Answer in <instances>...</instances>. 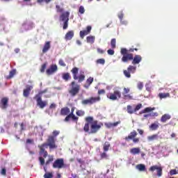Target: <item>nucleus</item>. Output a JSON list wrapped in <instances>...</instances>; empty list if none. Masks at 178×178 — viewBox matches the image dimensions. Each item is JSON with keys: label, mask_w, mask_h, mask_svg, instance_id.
Listing matches in <instances>:
<instances>
[{"label": "nucleus", "mask_w": 178, "mask_h": 178, "mask_svg": "<svg viewBox=\"0 0 178 178\" xmlns=\"http://www.w3.org/2000/svg\"><path fill=\"white\" fill-rule=\"evenodd\" d=\"M70 15V13L69 12H65L63 13L60 16V22H63V29L66 30L67 29V23L69 22V16Z\"/></svg>", "instance_id": "obj_2"}, {"label": "nucleus", "mask_w": 178, "mask_h": 178, "mask_svg": "<svg viewBox=\"0 0 178 178\" xmlns=\"http://www.w3.org/2000/svg\"><path fill=\"white\" fill-rule=\"evenodd\" d=\"M84 111H76L77 116H84Z\"/></svg>", "instance_id": "obj_52"}, {"label": "nucleus", "mask_w": 178, "mask_h": 178, "mask_svg": "<svg viewBox=\"0 0 178 178\" xmlns=\"http://www.w3.org/2000/svg\"><path fill=\"white\" fill-rule=\"evenodd\" d=\"M86 122H88V123L90 124H92V122H94V120H93V118H92V117H87L86 118Z\"/></svg>", "instance_id": "obj_42"}, {"label": "nucleus", "mask_w": 178, "mask_h": 178, "mask_svg": "<svg viewBox=\"0 0 178 178\" xmlns=\"http://www.w3.org/2000/svg\"><path fill=\"white\" fill-rule=\"evenodd\" d=\"M137 136V132L136 131H133L132 132H131L129 134V135L128 136V137L125 138V140H133V138H134V137H136Z\"/></svg>", "instance_id": "obj_22"}, {"label": "nucleus", "mask_w": 178, "mask_h": 178, "mask_svg": "<svg viewBox=\"0 0 178 178\" xmlns=\"http://www.w3.org/2000/svg\"><path fill=\"white\" fill-rule=\"evenodd\" d=\"M107 54L108 55H115V51H113V49H108Z\"/></svg>", "instance_id": "obj_54"}, {"label": "nucleus", "mask_w": 178, "mask_h": 178, "mask_svg": "<svg viewBox=\"0 0 178 178\" xmlns=\"http://www.w3.org/2000/svg\"><path fill=\"white\" fill-rule=\"evenodd\" d=\"M127 111L130 115L134 113V110L133 109V107H131V106L130 105L127 106Z\"/></svg>", "instance_id": "obj_36"}, {"label": "nucleus", "mask_w": 178, "mask_h": 178, "mask_svg": "<svg viewBox=\"0 0 178 178\" xmlns=\"http://www.w3.org/2000/svg\"><path fill=\"white\" fill-rule=\"evenodd\" d=\"M171 116L169 114H165L161 117V121L163 123H165V122H166L167 120H169V119H170Z\"/></svg>", "instance_id": "obj_28"}, {"label": "nucleus", "mask_w": 178, "mask_h": 178, "mask_svg": "<svg viewBox=\"0 0 178 178\" xmlns=\"http://www.w3.org/2000/svg\"><path fill=\"white\" fill-rule=\"evenodd\" d=\"M121 54L123 55V56H124V55H128L129 54H127L128 51L127 49L122 48L121 49Z\"/></svg>", "instance_id": "obj_44"}, {"label": "nucleus", "mask_w": 178, "mask_h": 178, "mask_svg": "<svg viewBox=\"0 0 178 178\" xmlns=\"http://www.w3.org/2000/svg\"><path fill=\"white\" fill-rule=\"evenodd\" d=\"M98 94H99V95H101L102 94H105V90L102 89V90H99Z\"/></svg>", "instance_id": "obj_61"}, {"label": "nucleus", "mask_w": 178, "mask_h": 178, "mask_svg": "<svg viewBox=\"0 0 178 178\" xmlns=\"http://www.w3.org/2000/svg\"><path fill=\"white\" fill-rule=\"evenodd\" d=\"M120 23L121 24H124L126 26V24H127V21L123 20L122 19H120Z\"/></svg>", "instance_id": "obj_62"}, {"label": "nucleus", "mask_w": 178, "mask_h": 178, "mask_svg": "<svg viewBox=\"0 0 178 178\" xmlns=\"http://www.w3.org/2000/svg\"><path fill=\"white\" fill-rule=\"evenodd\" d=\"M35 98H36L38 106H40V108L41 109L45 108V106H47V102H42V100L41 99V97H40V96L37 95L35 97Z\"/></svg>", "instance_id": "obj_11"}, {"label": "nucleus", "mask_w": 178, "mask_h": 178, "mask_svg": "<svg viewBox=\"0 0 178 178\" xmlns=\"http://www.w3.org/2000/svg\"><path fill=\"white\" fill-rule=\"evenodd\" d=\"M70 113V109H69L68 108H64L63 109H61V115H69V113Z\"/></svg>", "instance_id": "obj_32"}, {"label": "nucleus", "mask_w": 178, "mask_h": 178, "mask_svg": "<svg viewBox=\"0 0 178 178\" xmlns=\"http://www.w3.org/2000/svg\"><path fill=\"white\" fill-rule=\"evenodd\" d=\"M72 73L73 74V77L74 80H77L79 77L77 76V73H79V68L74 67L72 70Z\"/></svg>", "instance_id": "obj_25"}, {"label": "nucleus", "mask_w": 178, "mask_h": 178, "mask_svg": "<svg viewBox=\"0 0 178 178\" xmlns=\"http://www.w3.org/2000/svg\"><path fill=\"white\" fill-rule=\"evenodd\" d=\"M39 161H40L41 165H44V163H45V160H44V159L42 157H40Z\"/></svg>", "instance_id": "obj_59"}, {"label": "nucleus", "mask_w": 178, "mask_h": 178, "mask_svg": "<svg viewBox=\"0 0 178 178\" xmlns=\"http://www.w3.org/2000/svg\"><path fill=\"white\" fill-rule=\"evenodd\" d=\"M128 60H133V54H128L126 55H124L122 58V62H127Z\"/></svg>", "instance_id": "obj_16"}, {"label": "nucleus", "mask_w": 178, "mask_h": 178, "mask_svg": "<svg viewBox=\"0 0 178 178\" xmlns=\"http://www.w3.org/2000/svg\"><path fill=\"white\" fill-rule=\"evenodd\" d=\"M111 147V144L108 142H106L104 145L103 149L104 152L109 151V147Z\"/></svg>", "instance_id": "obj_33"}, {"label": "nucleus", "mask_w": 178, "mask_h": 178, "mask_svg": "<svg viewBox=\"0 0 178 178\" xmlns=\"http://www.w3.org/2000/svg\"><path fill=\"white\" fill-rule=\"evenodd\" d=\"M91 26H88L86 28V30L84 31H81L79 33V35L81 37V38H84L85 35H88V34H90V33H91Z\"/></svg>", "instance_id": "obj_12"}, {"label": "nucleus", "mask_w": 178, "mask_h": 178, "mask_svg": "<svg viewBox=\"0 0 178 178\" xmlns=\"http://www.w3.org/2000/svg\"><path fill=\"white\" fill-rule=\"evenodd\" d=\"M45 69H47V64H43L40 69L41 73H44V72H45Z\"/></svg>", "instance_id": "obj_51"}, {"label": "nucleus", "mask_w": 178, "mask_h": 178, "mask_svg": "<svg viewBox=\"0 0 178 178\" xmlns=\"http://www.w3.org/2000/svg\"><path fill=\"white\" fill-rule=\"evenodd\" d=\"M111 48H113V49H115V48H116V39L111 40Z\"/></svg>", "instance_id": "obj_38"}, {"label": "nucleus", "mask_w": 178, "mask_h": 178, "mask_svg": "<svg viewBox=\"0 0 178 178\" xmlns=\"http://www.w3.org/2000/svg\"><path fill=\"white\" fill-rule=\"evenodd\" d=\"M31 90H33V86H26V89L24 90V97H29Z\"/></svg>", "instance_id": "obj_19"}, {"label": "nucleus", "mask_w": 178, "mask_h": 178, "mask_svg": "<svg viewBox=\"0 0 178 178\" xmlns=\"http://www.w3.org/2000/svg\"><path fill=\"white\" fill-rule=\"evenodd\" d=\"M79 13H81V15H83V14L86 12V10L84 9V7L82 6H80V7H79Z\"/></svg>", "instance_id": "obj_48"}, {"label": "nucleus", "mask_w": 178, "mask_h": 178, "mask_svg": "<svg viewBox=\"0 0 178 178\" xmlns=\"http://www.w3.org/2000/svg\"><path fill=\"white\" fill-rule=\"evenodd\" d=\"M123 97H124V99H133V96L130 94H122Z\"/></svg>", "instance_id": "obj_37"}, {"label": "nucleus", "mask_w": 178, "mask_h": 178, "mask_svg": "<svg viewBox=\"0 0 178 178\" xmlns=\"http://www.w3.org/2000/svg\"><path fill=\"white\" fill-rule=\"evenodd\" d=\"M159 126H161L159 122H154L149 125V129L151 131H155V130H158V129H159Z\"/></svg>", "instance_id": "obj_13"}, {"label": "nucleus", "mask_w": 178, "mask_h": 178, "mask_svg": "<svg viewBox=\"0 0 178 178\" xmlns=\"http://www.w3.org/2000/svg\"><path fill=\"white\" fill-rule=\"evenodd\" d=\"M120 97H122V94L119 90H114L113 92L107 94V98H109V99L112 101H116V99L120 98Z\"/></svg>", "instance_id": "obj_5"}, {"label": "nucleus", "mask_w": 178, "mask_h": 178, "mask_svg": "<svg viewBox=\"0 0 178 178\" xmlns=\"http://www.w3.org/2000/svg\"><path fill=\"white\" fill-rule=\"evenodd\" d=\"M92 81H94V78L92 77H89L87 81H86V84L84 86L86 88H88L90 86L92 83Z\"/></svg>", "instance_id": "obj_26"}, {"label": "nucleus", "mask_w": 178, "mask_h": 178, "mask_svg": "<svg viewBox=\"0 0 178 178\" xmlns=\"http://www.w3.org/2000/svg\"><path fill=\"white\" fill-rule=\"evenodd\" d=\"M73 37H74V31H70L65 34V39L66 40V41H69L72 40Z\"/></svg>", "instance_id": "obj_18"}, {"label": "nucleus", "mask_w": 178, "mask_h": 178, "mask_svg": "<svg viewBox=\"0 0 178 178\" xmlns=\"http://www.w3.org/2000/svg\"><path fill=\"white\" fill-rule=\"evenodd\" d=\"M22 27L24 29H26V30H30V29H31V26L29 27V24H27L22 25Z\"/></svg>", "instance_id": "obj_57"}, {"label": "nucleus", "mask_w": 178, "mask_h": 178, "mask_svg": "<svg viewBox=\"0 0 178 178\" xmlns=\"http://www.w3.org/2000/svg\"><path fill=\"white\" fill-rule=\"evenodd\" d=\"M74 109H76V108H74V107L72 108L71 113L65 118L66 122L69 121L70 118H72L73 120H77V117H76V115H73V112H74Z\"/></svg>", "instance_id": "obj_15"}, {"label": "nucleus", "mask_w": 178, "mask_h": 178, "mask_svg": "<svg viewBox=\"0 0 178 178\" xmlns=\"http://www.w3.org/2000/svg\"><path fill=\"white\" fill-rule=\"evenodd\" d=\"M58 65H60V66H63V67H65V66H66L65 61H63V60H62V59L59 60Z\"/></svg>", "instance_id": "obj_49"}, {"label": "nucleus", "mask_w": 178, "mask_h": 178, "mask_svg": "<svg viewBox=\"0 0 178 178\" xmlns=\"http://www.w3.org/2000/svg\"><path fill=\"white\" fill-rule=\"evenodd\" d=\"M63 80H65L67 81V80H69V79H70V74H69V73L63 74Z\"/></svg>", "instance_id": "obj_39"}, {"label": "nucleus", "mask_w": 178, "mask_h": 178, "mask_svg": "<svg viewBox=\"0 0 178 178\" xmlns=\"http://www.w3.org/2000/svg\"><path fill=\"white\" fill-rule=\"evenodd\" d=\"M53 167L58 169L63 168V159H57L53 164Z\"/></svg>", "instance_id": "obj_10"}, {"label": "nucleus", "mask_w": 178, "mask_h": 178, "mask_svg": "<svg viewBox=\"0 0 178 178\" xmlns=\"http://www.w3.org/2000/svg\"><path fill=\"white\" fill-rule=\"evenodd\" d=\"M97 63H99L100 65H105V59L100 58L97 60Z\"/></svg>", "instance_id": "obj_46"}, {"label": "nucleus", "mask_w": 178, "mask_h": 178, "mask_svg": "<svg viewBox=\"0 0 178 178\" xmlns=\"http://www.w3.org/2000/svg\"><path fill=\"white\" fill-rule=\"evenodd\" d=\"M59 134V131H54V132H53V135L54 136H58Z\"/></svg>", "instance_id": "obj_64"}, {"label": "nucleus", "mask_w": 178, "mask_h": 178, "mask_svg": "<svg viewBox=\"0 0 178 178\" xmlns=\"http://www.w3.org/2000/svg\"><path fill=\"white\" fill-rule=\"evenodd\" d=\"M57 12L62 13L63 12V8H60L59 6H56Z\"/></svg>", "instance_id": "obj_58"}, {"label": "nucleus", "mask_w": 178, "mask_h": 178, "mask_svg": "<svg viewBox=\"0 0 178 178\" xmlns=\"http://www.w3.org/2000/svg\"><path fill=\"white\" fill-rule=\"evenodd\" d=\"M136 67L133 65H129L127 70H124V74L125 77H127L128 79H130L131 77V75L130 73H135Z\"/></svg>", "instance_id": "obj_7"}, {"label": "nucleus", "mask_w": 178, "mask_h": 178, "mask_svg": "<svg viewBox=\"0 0 178 178\" xmlns=\"http://www.w3.org/2000/svg\"><path fill=\"white\" fill-rule=\"evenodd\" d=\"M40 147V155L44 158H47L48 153L45 151V148L49 147L50 149L56 148V145H55V138L54 136H49L48 139V143H44Z\"/></svg>", "instance_id": "obj_1"}, {"label": "nucleus", "mask_w": 178, "mask_h": 178, "mask_svg": "<svg viewBox=\"0 0 178 178\" xmlns=\"http://www.w3.org/2000/svg\"><path fill=\"white\" fill-rule=\"evenodd\" d=\"M142 107H143V104H138L134 109V112H137V111H140V109H141Z\"/></svg>", "instance_id": "obj_47"}, {"label": "nucleus", "mask_w": 178, "mask_h": 178, "mask_svg": "<svg viewBox=\"0 0 178 178\" xmlns=\"http://www.w3.org/2000/svg\"><path fill=\"white\" fill-rule=\"evenodd\" d=\"M44 178H52L54 177V174L52 172H46L44 175Z\"/></svg>", "instance_id": "obj_40"}, {"label": "nucleus", "mask_w": 178, "mask_h": 178, "mask_svg": "<svg viewBox=\"0 0 178 178\" xmlns=\"http://www.w3.org/2000/svg\"><path fill=\"white\" fill-rule=\"evenodd\" d=\"M130 92V88H124V92L122 94H129Z\"/></svg>", "instance_id": "obj_53"}, {"label": "nucleus", "mask_w": 178, "mask_h": 178, "mask_svg": "<svg viewBox=\"0 0 178 178\" xmlns=\"http://www.w3.org/2000/svg\"><path fill=\"white\" fill-rule=\"evenodd\" d=\"M136 169L140 172H144V170H145V165L144 164L137 165Z\"/></svg>", "instance_id": "obj_31"}, {"label": "nucleus", "mask_w": 178, "mask_h": 178, "mask_svg": "<svg viewBox=\"0 0 178 178\" xmlns=\"http://www.w3.org/2000/svg\"><path fill=\"white\" fill-rule=\"evenodd\" d=\"M77 77L79 83H81V81H84V79H86V76H84V74H81Z\"/></svg>", "instance_id": "obj_41"}, {"label": "nucleus", "mask_w": 178, "mask_h": 178, "mask_svg": "<svg viewBox=\"0 0 178 178\" xmlns=\"http://www.w3.org/2000/svg\"><path fill=\"white\" fill-rule=\"evenodd\" d=\"M130 153L132 154V155H137L140 154V148L138 147H134L130 149Z\"/></svg>", "instance_id": "obj_27"}, {"label": "nucleus", "mask_w": 178, "mask_h": 178, "mask_svg": "<svg viewBox=\"0 0 178 178\" xmlns=\"http://www.w3.org/2000/svg\"><path fill=\"white\" fill-rule=\"evenodd\" d=\"M97 52H98L99 54H104V50H102V49H100V48H98V49H97Z\"/></svg>", "instance_id": "obj_63"}, {"label": "nucleus", "mask_w": 178, "mask_h": 178, "mask_svg": "<svg viewBox=\"0 0 178 178\" xmlns=\"http://www.w3.org/2000/svg\"><path fill=\"white\" fill-rule=\"evenodd\" d=\"M15 74H16V70H13L10 72L9 75L6 77V79H12Z\"/></svg>", "instance_id": "obj_35"}, {"label": "nucleus", "mask_w": 178, "mask_h": 178, "mask_svg": "<svg viewBox=\"0 0 178 178\" xmlns=\"http://www.w3.org/2000/svg\"><path fill=\"white\" fill-rule=\"evenodd\" d=\"M152 111H155L154 107L151 108V107H147L145 108L144 110H143L140 113H147L148 112H152Z\"/></svg>", "instance_id": "obj_30"}, {"label": "nucleus", "mask_w": 178, "mask_h": 178, "mask_svg": "<svg viewBox=\"0 0 178 178\" xmlns=\"http://www.w3.org/2000/svg\"><path fill=\"white\" fill-rule=\"evenodd\" d=\"M51 49V42H46L42 49L43 54H47Z\"/></svg>", "instance_id": "obj_17"}, {"label": "nucleus", "mask_w": 178, "mask_h": 178, "mask_svg": "<svg viewBox=\"0 0 178 178\" xmlns=\"http://www.w3.org/2000/svg\"><path fill=\"white\" fill-rule=\"evenodd\" d=\"M86 41L88 44H94L95 42V36L90 35L86 38Z\"/></svg>", "instance_id": "obj_24"}, {"label": "nucleus", "mask_w": 178, "mask_h": 178, "mask_svg": "<svg viewBox=\"0 0 178 178\" xmlns=\"http://www.w3.org/2000/svg\"><path fill=\"white\" fill-rule=\"evenodd\" d=\"M99 129H101V126L98 124V121L95 120L90 124V134L97 133V131L99 130Z\"/></svg>", "instance_id": "obj_6"}, {"label": "nucleus", "mask_w": 178, "mask_h": 178, "mask_svg": "<svg viewBox=\"0 0 178 178\" xmlns=\"http://www.w3.org/2000/svg\"><path fill=\"white\" fill-rule=\"evenodd\" d=\"M109 156H108V154H106V153L104 152L101 154V158L102 159H108V157Z\"/></svg>", "instance_id": "obj_50"}, {"label": "nucleus", "mask_w": 178, "mask_h": 178, "mask_svg": "<svg viewBox=\"0 0 178 178\" xmlns=\"http://www.w3.org/2000/svg\"><path fill=\"white\" fill-rule=\"evenodd\" d=\"M120 122H108V123H106L105 126H106V127H108V129H111V127H116V126H118V124H120Z\"/></svg>", "instance_id": "obj_23"}, {"label": "nucleus", "mask_w": 178, "mask_h": 178, "mask_svg": "<svg viewBox=\"0 0 178 178\" xmlns=\"http://www.w3.org/2000/svg\"><path fill=\"white\" fill-rule=\"evenodd\" d=\"M143 60V58L140 55H135V56L133 58L132 64L133 65H138L140 62Z\"/></svg>", "instance_id": "obj_14"}, {"label": "nucleus", "mask_w": 178, "mask_h": 178, "mask_svg": "<svg viewBox=\"0 0 178 178\" xmlns=\"http://www.w3.org/2000/svg\"><path fill=\"white\" fill-rule=\"evenodd\" d=\"M159 97L160 99H163L164 98H169L170 97V94L169 93H159Z\"/></svg>", "instance_id": "obj_29"}, {"label": "nucleus", "mask_w": 178, "mask_h": 178, "mask_svg": "<svg viewBox=\"0 0 178 178\" xmlns=\"http://www.w3.org/2000/svg\"><path fill=\"white\" fill-rule=\"evenodd\" d=\"M101 101V97L99 96L95 97H90L87 99H84L82 101L81 104L83 105H92V104H95V102H99Z\"/></svg>", "instance_id": "obj_3"}, {"label": "nucleus", "mask_w": 178, "mask_h": 178, "mask_svg": "<svg viewBox=\"0 0 178 178\" xmlns=\"http://www.w3.org/2000/svg\"><path fill=\"white\" fill-rule=\"evenodd\" d=\"M52 161H54V156H49V160L46 162V165H48V163H49V162H52Z\"/></svg>", "instance_id": "obj_55"}, {"label": "nucleus", "mask_w": 178, "mask_h": 178, "mask_svg": "<svg viewBox=\"0 0 178 178\" xmlns=\"http://www.w3.org/2000/svg\"><path fill=\"white\" fill-rule=\"evenodd\" d=\"M137 87H138V90H143V88L144 87V83H143V82H138L137 84Z\"/></svg>", "instance_id": "obj_45"}, {"label": "nucleus", "mask_w": 178, "mask_h": 178, "mask_svg": "<svg viewBox=\"0 0 178 178\" xmlns=\"http://www.w3.org/2000/svg\"><path fill=\"white\" fill-rule=\"evenodd\" d=\"M159 138V136L158 134H153L152 136H147V141L151 143L152 141H155V140H158Z\"/></svg>", "instance_id": "obj_20"}, {"label": "nucleus", "mask_w": 178, "mask_h": 178, "mask_svg": "<svg viewBox=\"0 0 178 178\" xmlns=\"http://www.w3.org/2000/svg\"><path fill=\"white\" fill-rule=\"evenodd\" d=\"M8 98L4 97L1 99V108L5 109L8 107Z\"/></svg>", "instance_id": "obj_21"}, {"label": "nucleus", "mask_w": 178, "mask_h": 178, "mask_svg": "<svg viewBox=\"0 0 178 178\" xmlns=\"http://www.w3.org/2000/svg\"><path fill=\"white\" fill-rule=\"evenodd\" d=\"M83 130L86 133H89L90 134V131H91V128H90V124L89 123L85 124V126L83 127Z\"/></svg>", "instance_id": "obj_34"}, {"label": "nucleus", "mask_w": 178, "mask_h": 178, "mask_svg": "<svg viewBox=\"0 0 178 178\" xmlns=\"http://www.w3.org/2000/svg\"><path fill=\"white\" fill-rule=\"evenodd\" d=\"M1 175H3V176H5V175H6V169L3 168L1 171Z\"/></svg>", "instance_id": "obj_60"}, {"label": "nucleus", "mask_w": 178, "mask_h": 178, "mask_svg": "<svg viewBox=\"0 0 178 178\" xmlns=\"http://www.w3.org/2000/svg\"><path fill=\"white\" fill-rule=\"evenodd\" d=\"M72 88L70 90V94L72 95V97H74L76 94H79V92L80 91V85L76 84L74 83V81L72 82L71 83Z\"/></svg>", "instance_id": "obj_4"}, {"label": "nucleus", "mask_w": 178, "mask_h": 178, "mask_svg": "<svg viewBox=\"0 0 178 178\" xmlns=\"http://www.w3.org/2000/svg\"><path fill=\"white\" fill-rule=\"evenodd\" d=\"M123 16H124V14H123V12L121 11L118 14V17H119L120 20H122L123 19Z\"/></svg>", "instance_id": "obj_56"}, {"label": "nucleus", "mask_w": 178, "mask_h": 178, "mask_svg": "<svg viewBox=\"0 0 178 178\" xmlns=\"http://www.w3.org/2000/svg\"><path fill=\"white\" fill-rule=\"evenodd\" d=\"M177 170H176V169H172V170H170V176H173V175H177Z\"/></svg>", "instance_id": "obj_43"}, {"label": "nucleus", "mask_w": 178, "mask_h": 178, "mask_svg": "<svg viewBox=\"0 0 178 178\" xmlns=\"http://www.w3.org/2000/svg\"><path fill=\"white\" fill-rule=\"evenodd\" d=\"M58 72V65L56 64H53L50 65V67L46 70L47 74L50 76L51 74H54V73H56Z\"/></svg>", "instance_id": "obj_8"}, {"label": "nucleus", "mask_w": 178, "mask_h": 178, "mask_svg": "<svg viewBox=\"0 0 178 178\" xmlns=\"http://www.w3.org/2000/svg\"><path fill=\"white\" fill-rule=\"evenodd\" d=\"M150 172H155L156 170L157 172V176L159 177H161L162 176V167L159 165H152L149 168Z\"/></svg>", "instance_id": "obj_9"}]
</instances>
